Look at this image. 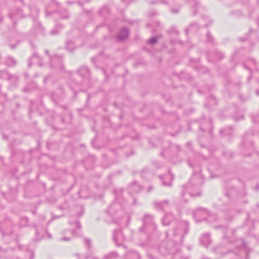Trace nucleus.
Wrapping results in <instances>:
<instances>
[{
	"instance_id": "1",
	"label": "nucleus",
	"mask_w": 259,
	"mask_h": 259,
	"mask_svg": "<svg viewBox=\"0 0 259 259\" xmlns=\"http://www.w3.org/2000/svg\"><path fill=\"white\" fill-rule=\"evenodd\" d=\"M189 231V224L187 221L179 222L172 231V236L175 242H183L184 237Z\"/></svg>"
},
{
	"instance_id": "2",
	"label": "nucleus",
	"mask_w": 259,
	"mask_h": 259,
	"mask_svg": "<svg viewBox=\"0 0 259 259\" xmlns=\"http://www.w3.org/2000/svg\"><path fill=\"white\" fill-rule=\"evenodd\" d=\"M0 230L3 235H9L12 233V223L7 220L0 225Z\"/></svg>"
},
{
	"instance_id": "3",
	"label": "nucleus",
	"mask_w": 259,
	"mask_h": 259,
	"mask_svg": "<svg viewBox=\"0 0 259 259\" xmlns=\"http://www.w3.org/2000/svg\"><path fill=\"white\" fill-rule=\"evenodd\" d=\"M153 217L150 214L145 215L143 218V227L140 229V231L142 232L144 230V228L147 226H151L153 229H155L156 225L154 224L153 221Z\"/></svg>"
},
{
	"instance_id": "4",
	"label": "nucleus",
	"mask_w": 259,
	"mask_h": 259,
	"mask_svg": "<svg viewBox=\"0 0 259 259\" xmlns=\"http://www.w3.org/2000/svg\"><path fill=\"white\" fill-rule=\"evenodd\" d=\"M121 209V206L119 202L115 201L112 202L106 210L107 213L109 215H114L115 213Z\"/></svg>"
},
{
	"instance_id": "5",
	"label": "nucleus",
	"mask_w": 259,
	"mask_h": 259,
	"mask_svg": "<svg viewBox=\"0 0 259 259\" xmlns=\"http://www.w3.org/2000/svg\"><path fill=\"white\" fill-rule=\"evenodd\" d=\"M113 238L117 246H121L124 240V236L121 230L115 231Z\"/></svg>"
},
{
	"instance_id": "6",
	"label": "nucleus",
	"mask_w": 259,
	"mask_h": 259,
	"mask_svg": "<svg viewBox=\"0 0 259 259\" xmlns=\"http://www.w3.org/2000/svg\"><path fill=\"white\" fill-rule=\"evenodd\" d=\"M0 78L3 79H8L11 81H16L18 80V77L16 75L10 74L6 71H0Z\"/></svg>"
},
{
	"instance_id": "7",
	"label": "nucleus",
	"mask_w": 259,
	"mask_h": 259,
	"mask_svg": "<svg viewBox=\"0 0 259 259\" xmlns=\"http://www.w3.org/2000/svg\"><path fill=\"white\" fill-rule=\"evenodd\" d=\"M174 215L170 213H166L162 219L161 222L163 225L168 226L175 220Z\"/></svg>"
},
{
	"instance_id": "8",
	"label": "nucleus",
	"mask_w": 259,
	"mask_h": 259,
	"mask_svg": "<svg viewBox=\"0 0 259 259\" xmlns=\"http://www.w3.org/2000/svg\"><path fill=\"white\" fill-rule=\"evenodd\" d=\"M154 205L157 209L164 210L168 207L169 202L167 200H165L161 202H155Z\"/></svg>"
},
{
	"instance_id": "9",
	"label": "nucleus",
	"mask_w": 259,
	"mask_h": 259,
	"mask_svg": "<svg viewBox=\"0 0 259 259\" xmlns=\"http://www.w3.org/2000/svg\"><path fill=\"white\" fill-rule=\"evenodd\" d=\"M33 63H36L40 66L43 65L42 63L40 62V58L36 54H34L33 56L29 59L28 66H31Z\"/></svg>"
},
{
	"instance_id": "10",
	"label": "nucleus",
	"mask_w": 259,
	"mask_h": 259,
	"mask_svg": "<svg viewBox=\"0 0 259 259\" xmlns=\"http://www.w3.org/2000/svg\"><path fill=\"white\" fill-rule=\"evenodd\" d=\"M194 181H195V179L193 178V179H192L191 182H190L189 183H188L186 185L183 186V189L184 191H188V192L189 193L190 195H191L192 197L196 196H200V193H197L196 195H194V194H192L190 192L191 189L193 187V185L192 183H193V182Z\"/></svg>"
},
{
	"instance_id": "11",
	"label": "nucleus",
	"mask_w": 259,
	"mask_h": 259,
	"mask_svg": "<svg viewBox=\"0 0 259 259\" xmlns=\"http://www.w3.org/2000/svg\"><path fill=\"white\" fill-rule=\"evenodd\" d=\"M200 243L202 245L207 247L210 243V235L209 234L206 233L203 234L200 238Z\"/></svg>"
},
{
	"instance_id": "12",
	"label": "nucleus",
	"mask_w": 259,
	"mask_h": 259,
	"mask_svg": "<svg viewBox=\"0 0 259 259\" xmlns=\"http://www.w3.org/2000/svg\"><path fill=\"white\" fill-rule=\"evenodd\" d=\"M4 63L8 67H12L17 64V61L11 56H8L5 59Z\"/></svg>"
},
{
	"instance_id": "13",
	"label": "nucleus",
	"mask_w": 259,
	"mask_h": 259,
	"mask_svg": "<svg viewBox=\"0 0 259 259\" xmlns=\"http://www.w3.org/2000/svg\"><path fill=\"white\" fill-rule=\"evenodd\" d=\"M128 30L126 28H124L120 31L119 34L117 36V39L119 40H123L128 36Z\"/></svg>"
},
{
	"instance_id": "14",
	"label": "nucleus",
	"mask_w": 259,
	"mask_h": 259,
	"mask_svg": "<svg viewBox=\"0 0 259 259\" xmlns=\"http://www.w3.org/2000/svg\"><path fill=\"white\" fill-rule=\"evenodd\" d=\"M78 73L82 77H85L89 75L90 71L89 69L87 67H83L79 69Z\"/></svg>"
},
{
	"instance_id": "15",
	"label": "nucleus",
	"mask_w": 259,
	"mask_h": 259,
	"mask_svg": "<svg viewBox=\"0 0 259 259\" xmlns=\"http://www.w3.org/2000/svg\"><path fill=\"white\" fill-rule=\"evenodd\" d=\"M205 214H207V211L205 209L203 208H199L194 211L193 215L194 217L195 218L196 217Z\"/></svg>"
},
{
	"instance_id": "16",
	"label": "nucleus",
	"mask_w": 259,
	"mask_h": 259,
	"mask_svg": "<svg viewBox=\"0 0 259 259\" xmlns=\"http://www.w3.org/2000/svg\"><path fill=\"white\" fill-rule=\"evenodd\" d=\"M66 48L70 51H72L74 49L73 43L71 41H67L66 42Z\"/></svg>"
},
{
	"instance_id": "17",
	"label": "nucleus",
	"mask_w": 259,
	"mask_h": 259,
	"mask_svg": "<svg viewBox=\"0 0 259 259\" xmlns=\"http://www.w3.org/2000/svg\"><path fill=\"white\" fill-rule=\"evenodd\" d=\"M109 12V10L108 8L107 7H104L101 9L100 13L101 15H105V14H108Z\"/></svg>"
},
{
	"instance_id": "18",
	"label": "nucleus",
	"mask_w": 259,
	"mask_h": 259,
	"mask_svg": "<svg viewBox=\"0 0 259 259\" xmlns=\"http://www.w3.org/2000/svg\"><path fill=\"white\" fill-rule=\"evenodd\" d=\"M117 254L116 252H113L104 257V259H109L112 257H116Z\"/></svg>"
},
{
	"instance_id": "19",
	"label": "nucleus",
	"mask_w": 259,
	"mask_h": 259,
	"mask_svg": "<svg viewBox=\"0 0 259 259\" xmlns=\"http://www.w3.org/2000/svg\"><path fill=\"white\" fill-rule=\"evenodd\" d=\"M215 60H219L221 59H222L224 57V55L222 53L220 52H216L215 53Z\"/></svg>"
},
{
	"instance_id": "20",
	"label": "nucleus",
	"mask_w": 259,
	"mask_h": 259,
	"mask_svg": "<svg viewBox=\"0 0 259 259\" xmlns=\"http://www.w3.org/2000/svg\"><path fill=\"white\" fill-rule=\"evenodd\" d=\"M157 41V38L156 37H153L152 38H150L148 40V43L150 45H153L154 44H156Z\"/></svg>"
},
{
	"instance_id": "21",
	"label": "nucleus",
	"mask_w": 259,
	"mask_h": 259,
	"mask_svg": "<svg viewBox=\"0 0 259 259\" xmlns=\"http://www.w3.org/2000/svg\"><path fill=\"white\" fill-rule=\"evenodd\" d=\"M84 241L88 248H90L91 246V241L90 239L88 238H84Z\"/></svg>"
},
{
	"instance_id": "22",
	"label": "nucleus",
	"mask_w": 259,
	"mask_h": 259,
	"mask_svg": "<svg viewBox=\"0 0 259 259\" xmlns=\"http://www.w3.org/2000/svg\"><path fill=\"white\" fill-rule=\"evenodd\" d=\"M168 32L169 33H171L172 32H174L177 34H179V31L174 27H172L169 30H168Z\"/></svg>"
},
{
	"instance_id": "23",
	"label": "nucleus",
	"mask_w": 259,
	"mask_h": 259,
	"mask_svg": "<svg viewBox=\"0 0 259 259\" xmlns=\"http://www.w3.org/2000/svg\"><path fill=\"white\" fill-rule=\"evenodd\" d=\"M87 259H98V258L92 254H90L87 257Z\"/></svg>"
},
{
	"instance_id": "24",
	"label": "nucleus",
	"mask_w": 259,
	"mask_h": 259,
	"mask_svg": "<svg viewBox=\"0 0 259 259\" xmlns=\"http://www.w3.org/2000/svg\"><path fill=\"white\" fill-rule=\"evenodd\" d=\"M155 3H163V4H167V3L166 2V1H165L164 0H156V2H155Z\"/></svg>"
},
{
	"instance_id": "25",
	"label": "nucleus",
	"mask_w": 259,
	"mask_h": 259,
	"mask_svg": "<svg viewBox=\"0 0 259 259\" xmlns=\"http://www.w3.org/2000/svg\"><path fill=\"white\" fill-rule=\"evenodd\" d=\"M171 12L172 13H177L179 12V9H171Z\"/></svg>"
},
{
	"instance_id": "26",
	"label": "nucleus",
	"mask_w": 259,
	"mask_h": 259,
	"mask_svg": "<svg viewBox=\"0 0 259 259\" xmlns=\"http://www.w3.org/2000/svg\"><path fill=\"white\" fill-rule=\"evenodd\" d=\"M138 187L136 185V184H133L131 186V189H132L133 190H135V189H136V188Z\"/></svg>"
},
{
	"instance_id": "27",
	"label": "nucleus",
	"mask_w": 259,
	"mask_h": 259,
	"mask_svg": "<svg viewBox=\"0 0 259 259\" xmlns=\"http://www.w3.org/2000/svg\"><path fill=\"white\" fill-rule=\"evenodd\" d=\"M162 184L164 186H170L171 185V182H169L168 183H165L164 181H163L162 182Z\"/></svg>"
},
{
	"instance_id": "28",
	"label": "nucleus",
	"mask_w": 259,
	"mask_h": 259,
	"mask_svg": "<svg viewBox=\"0 0 259 259\" xmlns=\"http://www.w3.org/2000/svg\"><path fill=\"white\" fill-rule=\"evenodd\" d=\"M166 247H167V248H166V249L167 250V251H168V252H170V253L172 252V247H168V246H166Z\"/></svg>"
},
{
	"instance_id": "29",
	"label": "nucleus",
	"mask_w": 259,
	"mask_h": 259,
	"mask_svg": "<svg viewBox=\"0 0 259 259\" xmlns=\"http://www.w3.org/2000/svg\"><path fill=\"white\" fill-rule=\"evenodd\" d=\"M76 225L77 228L78 229H80V228H81V225H80V224L78 222H76Z\"/></svg>"
},
{
	"instance_id": "30",
	"label": "nucleus",
	"mask_w": 259,
	"mask_h": 259,
	"mask_svg": "<svg viewBox=\"0 0 259 259\" xmlns=\"http://www.w3.org/2000/svg\"><path fill=\"white\" fill-rule=\"evenodd\" d=\"M70 239V238L64 237L62 238L61 240L62 241H69Z\"/></svg>"
},
{
	"instance_id": "31",
	"label": "nucleus",
	"mask_w": 259,
	"mask_h": 259,
	"mask_svg": "<svg viewBox=\"0 0 259 259\" xmlns=\"http://www.w3.org/2000/svg\"><path fill=\"white\" fill-rule=\"evenodd\" d=\"M58 33V32L56 30H53L51 31V33L52 34H56Z\"/></svg>"
},
{
	"instance_id": "32",
	"label": "nucleus",
	"mask_w": 259,
	"mask_h": 259,
	"mask_svg": "<svg viewBox=\"0 0 259 259\" xmlns=\"http://www.w3.org/2000/svg\"><path fill=\"white\" fill-rule=\"evenodd\" d=\"M153 189L152 186H149L147 189V192H150Z\"/></svg>"
},
{
	"instance_id": "33",
	"label": "nucleus",
	"mask_w": 259,
	"mask_h": 259,
	"mask_svg": "<svg viewBox=\"0 0 259 259\" xmlns=\"http://www.w3.org/2000/svg\"><path fill=\"white\" fill-rule=\"evenodd\" d=\"M69 232L73 235H75V231L74 230H70Z\"/></svg>"
},
{
	"instance_id": "34",
	"label": "nucleus",
	"mask_w": 259,
	"mask_h": 259,
	"mask_svg": "<svg viewBox=\"0 0 259 259\" xmlns=\"http://www.w3.org/2000/svg\"><path fill=\"white\" fill-rule=\"evenodd\" d=\"M22 220L24 221L25 222H26V223H27L28 221V219L27 218H23L22 219Z\"/></svg>"
},
{
	"instance_id": "35",
	"label": "nucleus",
	"mask_w": 259,
	"mask_h": 259,
	"mask_svg": "<svg viewBox=\"0 0 259 259\" xmlns=\"http://www.w3.org/2000/svg\"><path fill=\"white\" fill-rule=\"evenodd\" d=\"M122 1H123V2H125V3H127V4L130 3L131 1V0H122Z\"/></svg>"
},
{
	"instance_id": "36",
	"label": "nucleus",
	"mask_w": 259,
	"mask_h": 259,
	"mask_svg": "<svg viewBox=\"0 0 259 259\" xmlns=\"http://www.w3.org/2000/svg\"><path fill=\"white\" fill-rule=\"evenodd\" d=\"M9 15L12 19L15 16L13 14V13H10Z\"/></svg>"
},
{
	"instance_id": "37",
	"label": "nucleus",
	"mask_w": 259,
	"mask_h": 259,
	"mask_svg": "<svg viewBox=\"0 0 259 259\" xmlns=\"http://www.w3.org/2000/svg\"><path fill=\"white\" fill-rule=\"evenodd\" d=\"M10 47H11V48L12 49H14V48H15V46H14V45H11Z\"/></svg>"
},
{
	"instance_id": "38",
	"label": "nucleus",
	"mask_w": 259,
	"mask_h": 259,
	"mask_svg": "<svg viewBox=\"0 0 259 259\" xmlns=\"http://www.w3.org/2000/svg\"><path fill=\"white\" fill-rule=\"evenodd\" d=\"M45 52H46L47 55H49V51L48 50H46Z\"/></svg>"
},
{
	"instance_id": "39",
	"label": "nucleus",
	"mask_w": 259,
	"mask_h": 259,
	"mask_svg": "<svg viewBox=\"0 0 259 259\" xmlns=\"http://www.w3.org/2000/svg\"><path fill=\"white\" fill-rule=\"evenodd\" d=\"M164 247V245H162V246H160V250H162V249Z\"/></svg>"
},
{
	"instance_id": "40",
	"label": "nucleus",
	"mask_w": 259,
	"mask_h": 259,
	"mask_svg": "<svg viewBox=\"0 0 259 259\" xmlns=\"http://www.w3.org/2000/svg\"><path fill=\"white\" fill-rule=\"evenodd\" d=\"M225 132V131L224 130H221V131H220V133H221V134H223V132Z\"/></svg>"
},
{
	"instance_id": "41",
	"label": "nucleus",
	"mask_w": 259,
	"mask_h": 259,
	"mask_svg": "<svg viewBox=\"0 0 259 259\" xmlns=\"http://www.w3.org/2000/svg\"><path fill=\"white\" fill-rule=\"evenodd\" d=\"M207 37H208V39H209V38L210 37V35L209 34H207Z\"/></svg>"
},
{
	"instance_id": "42",
	"label": "nucleus",
	"mask_w": 259,
	"mask_h": 259,
	"mask_svg": "<svg viewBox=\"0 0 259 259\" xmlns=\"http://www.w3.org/2000/svg\"><path fill=\"white\" fill-rule=\"evenodd\" d=\"M2 18L1 15H0V23L2 22Z\"/></svg>"
},
{
	"instance_id": "43",
	"label": "nucleus",
	"mask_w": 259,
	"mask_h": 259,
	"mask_svg": "<svg viewBox=\"0 0 259 259\" xmlns=\"http://www.w3.org/2000/svg\"><path fill=\"white\" fill-rule=\"evenodd\" d=\"M257 23H258V24L259 25V17H258V18L257 20Z\"/></svg>"
},
{
	"instance_id": "44",
	"label": "nucleus",
	"mask_w": 259,
	"mask_h": 259,
	"mask_svg": "<svg viewBox=\"0 0 259 259\" xmlns=\"http://www.w3.org/2000/svg\"><path fill=\"white\" fill-rule=\"evenodd\" d=\"M252 62H253L254 64H255V60H252Z\"/></svg>"
},
{
	"instance_id": "45",
	"label": "nucleus",
	"mask_w": 259,
	"mask_h": 259,
	"mask_svg": "<svg viewBox=\"0 0 259 259\" xmlns=\"http://www.w3.org/2000/svg\"><path fill=\"white\" fill-rule=\"evenodd\" d=\"M171 179H174V176H171Z\"/></svg>"
},
{
	"instance_id": "46",
	"label": "nucleus",
	"mask_w": 259,
	"mask_h": 259,
	"mask_svg": "<svg viewBox=\"0 0 259 259\" xmlns=\"http://www.w3.org/2000/svg\"><path fill=\"white\" fill-rule=\"evenodd\" d=\"M18 12L19 13H20V12H21L20 10H18Z\"/></svg>"
},
{
	"instance_id": "47",
	"label": "nucleus",
	"mask_w": 259,
	"mask_h": 259,
	"mask_svg": "<svg viewBox=\"0 0 259 259\" xmlns=\"http://www.w3.org/2000/svg\"><path fill=\"white\" fill-rule=\"evenodd\" d=\"M55 61L54 59L52 60V62H54Z\"/></svg>"
}]
</instances>
